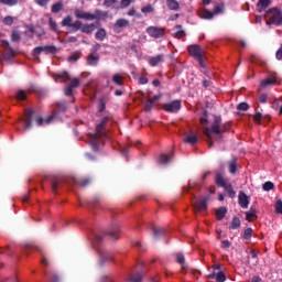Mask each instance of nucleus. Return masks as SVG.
Here are the masks:
<instances>
[{"mask_svg": "<svg viewBox=\"0 0 282 282\" xmlns=\"http://www.w3.org/2000/svg\"><path fill=\"white\" fill-rule=\"evenodd\" d=\"M73 21L74 18H72V15H67L62 20L61 25L62 28H70L72 32H78V30H80L83 34H91L96 28V24L94 23L83 24L80 20H76L75 22Z\"/></svg>", "mask_w": 282, "mask_h": 282, "instance_id": "nucleus-1", "label": "nucleus"}, {"mask_svg": "<svg viewBox=\"0 0 282 282\" xmlns=\"http://www.w3.org/2000/svg\"><path fill=\"white\" fill-rule=\"evenodd\" d=\"M221 122H223L221 116H214V121L210 127V131L215 135H218V138H223V133L230 131V127H231L230 121L225 122L223 127H221Z\"/></svg>", "mask_w": 282, "mask_h": 282, "instance_id": "nucleus-2", "label": "nucleus"}, {"mask_svg": "<svg viewBox=\"0 0 282 282\" xmlns=\"http://www.w3.org/2000/svg\"><path fill=\"white\" fill-rule=\"evenodd\" d=\"M100 243H102V237L98 234H95V239L93 241V246L96 250L99 251L100 263H105L107 261H113V254H111V252L98 248V246H100Z\"/></svg>", "mask_w": 282, "mask_h": 282, "instance_id": "nucleus-3", "label": "nucleus"}, {"mask_svg": "<svg viewBox=\"0 0 282 282\" xmlns=\"http://www.w3.org/2000/svg\"><path fill=\"white\" fill-rule=\"evenodd\" d=\"M265 17H270L269 20L267 21V25H282V11H281V9H278V8L269 9L265 12Z\"/></svg>", "mask_w": 282, "mask_h": 282, "instance_id": "nucleus-4", "label": "nucleus"}, {"mask_svg": "<svg viewBox=\"0 0 282 282\" xmlns=\"http://www.w3.org/2000/svg\"><path fill=\"white\" fill-rule=\"evenodd\" d=\"M162 107L167 113H177V111L182 109V100L175 99L171 102L164 104Z\"/></svg>", "mask_w": 282, "mask_h": 282, "instance_id": "nucleus-5", "label": "nucleus"}, {"mask_svg": "<svg viewBox=\"0 0 282 282\" xmlns=\"http://www.w3.org/2000/svg\"><path fill=\"white\" fill-rule=\"evenodd\" d=\"M147 34L151 36V39H162L164 34H166V29L160 26H149L147 29Z\"/></svg>", "mask_w": 282, "mask_h": 282, "instance_id": "nucleus-6", "label": "nucleus"}, {"mask_svg": "<svg viewBox=\"0 0 282 282\" xmlns=\"http://www.w3.org/2000/svg\"><path fill=\"white\" fill-rule=\"evenodd\" d=\"M105 236L112 241L120 239V226L116 224L111 225L105 232Z\"/></svg>", "mask_w": 282, "mask_h": 282, "instance_id": "nucleus-7", "label": "nucleus"}, {"mask_svg": "<svg viewBox=\"0 0 282 282\" xmlns=\"http://www.w3.org/2000/svg\"><path fill=\"white\" fill-rule=\"evenodd\" d=\"M208 202H210V195H207L199 202L194 203L193 206L197 213H202L204 210H208Z\"/></svg>", "mask_w": 282, "mask_h": 282, "instance_id": "nucleus-8", "label": "nucleus"}, {"mask_svg": "<svg viewBox=\"0 0 282 282\" xmlns=\"http://www.w3.org/2000/svg\"><path fill=\"white\" fill-rule=\"evenodd\" d=\"M109 122V117H104L101 121L96 127V133L94 135L96 138H102L105 135V127Z\"/></svg>", "mask_w": 282, "mask_h": 282, "instance_id": "nucleus-9", "label": "nucleus"}, {"mask_svg": "<svg viewBox=\"0 0 282 282\" xmlns=\"http://www.w3.org/2000/svg\"><path fill=\"white\" fill-rule=\"evenodd\" d=\"M187 52L193 56V58H195V61H199L202 56V46L192 44L187 47Z\"/></svg>", "mask_w": 282, "mask_h": 282, "instance_id": "nucleus-10", "label": "nucleus"}, {"mask_svg": "<svg viewBox=\"0 0 282 282\" xmlns=\"http://www.w3.org/2000/svg\"><path fill=\"white\" fill-rule=\"evenodd\" d=\"M238 204L240 208H248V206H250V196H247L243 192H239Z\"/></svg>", "mask_w": 282, "mask_h": 282, "instance_id": "nucleus-11", "label": "nucleus"}, {"mask_svg": "<svg viewBox=\"0 0 282 282\" xmlns=\"http://www.w3.org/2000/svg\"><path fill=\"white\" fill-rule=\"evenodd\" d=\"M35 111L33 109H26L24 111L25 120H24V129H30L32 127V120L34 118Z\"/></svg>", "mask_w": 282, "mask_h": 282, "instance_id": "nucleus-12", "label": "nucleus"}, {"mask_svg": "<svg viewBox=\"0 0 282 282\" xmlns=\"http://www.w3.org/2000/svg\"><path fill=\"white\" fill-rule=\"evenodd\" d=\"M73 182L74 184H77V186L85 188L86 186H89L93 180L91 177L83 176V177H73Z\"/></svg>", "mask_w": 282, "mask_h": 282, "instance_id": "nucleus-13", "label": "nucleus"}, {"mask_svg": "<svg viewBox=\"0 0 282 282\" xmlns=\"http://www.w3.org/2000/svg\"><path fill=\"white\" fill-rule=\"evenodd\" d=\"M129 25H130L129 20L118 19L113 24V30L115 32L120 33V30H122V28H129Z\"/></svg>", "mask_w": 282, "mask_h": 282, "instance_id": "nucleus-14", "label": "nucleus"}, {"mask_svg": "<svg viewBox=\"0 0 282 282\" xmlns=\"http://www.w3.org/2000/svg\"><path fill=\"white\" fill-rule=\"evenodd\" d=\"M74 14L76 19H84V21H91V13L85 12L80 9H75Z\"/></svg>", "mask_w": 282, "mask_h": 282, "instance_id": "nucleus-15", "label": "nucleus"}, {"mask_svg": "<svg viewBox=\"0 0 282 282\" xmlns=\"http://www.w3.org/2000/svg\"><path fill=\"white\" fill-rule=\"evenodd\" d=\"M1 46L4 47L6 50H8L7 56L9 58H14V56H17V53L14 52V48H12V46H10V42H8V40H2L1 41Z\"/></svg>", "mask_w": 282, "mask_h": 282, "instance_id": "nucleus-16", "label": "nucleus"}, {"mask_svg": "<svg viewBox=\"0 0 282 282\" xmlns=\"http://www.w3.org/2000/svg\"><path fill=\"white\" fill-rule=\"evenodd\" d=\"M215 184L219 188H224L228 183L226 182V178H224V174L216 172L215 174Z\"/></svg>", "mask_w": 282, "mask_h": 282, "instance_id": "nucleus-17", "label": "nucleus"}, {"mask_svg": "<svg viewBox=\"0 0 282 282\" xmlns=\"http://www.w3.org/2000/svg\"><path fill=\"white\" fill-rule=\"evenodd\" d=\"M90 21H100L101 19H107V17H109V14L102 10H95L94 13H91Z\"/></svg>", "mask_w": 282, "mask_h": 282, "instance_id": "nucleus-18", "label": "nucleus"}, {"mask_svg": "<svg viewBox=\"0 0 282 282\" xmlns=\"http://www.w3.org/2000/svg\"><path fill=\"white\" fill-rule=\"evenodd\" d=\"M152 235L154 237V239H162V237H164V235H166V229H164L163 227H152Z\"/></svg>", "mask_w": 282, "mask_h": 282, "instance_id": "nucleus-19", "label": "nucleus"}, {"mask_svg": "<svg viewBox=\"0 0 282 282\" xmlns=\"http://www.w3.org/2000/svg\"><path fill=\"white\" fill-rule=\"evenodd\" d=\"M100 63V56L94 55V53L89 54L87 57V65L90 67H96Z\"/></svg>", "mask_w": 282, "mask_h": 282, "instance_id": "nucleus-20", "label": "nucleus"}, {"mask_svg": "<svg viewBox=\"0 0 282 282\" xmlns=\"http://www.w3.org/2000/svg\"><path fill=\"white\" fill-rule=\"evenodd\" d=\"M197 134H195V132H191L189 134H185L183 142H185L186 144L195 145L197 144Z\"/></svg>", "mask_w": 282, "mask_h": 282, "instance_id": "nucleus-21", "label": "nucleus"}, {"mask_svg": "<svg viewBox=\"0 0 282 282\" xmlns=\"http://www.w3.org/2000/svg\"><path fill=\"white\" fill-rule=\"evenodd\" d=\"M203 133L205 137H207V144L209 149H213L214 142H213V131L208 127H204Z\"/></svg>", "mask_w": 282, "mask_h": 282, "instance_id": "nucleus-22", "label": "nucleus"}, {"mask_svg": "<svg viewBox=\"0 0 282 282\" xmlns=\"http://www.w3.org/2000/svg\"><path fill=\"white\" fill-rule=\"evenodd\" d=\"M271 0H259L257 3L258 12H265L270 7Z\"/></svg>", "mask_w": 282, "mask_h": 282, "instance_id": "nucleus-23", "label": "nucleus"}, {"mask_svg": "<svg viewBox=\"0 0 282 282\" xmlns=\"http://www.w3.org/2000/svg\"><path fill=\"white\" fill-rule=\"evenodd\" d=\"M160 63H164V55H156V56L149 58V64L152 67H158V65H160Z\"/></svg>", "mask_w": 282, "mask_h": 282, "instance_id": "nucleus-24", "label": "nucleus"}, {"mask_svg": "<svg viewBox=\"0 0 282 282\" xmlns=\"http://www.w3.org/2000/svg\"><path fill=\"white\" fill-rule=\"evenodd\" d=\"M207 279H216V282H225L226 281V273L223 271H219L217 273H212L207 275Z\"/></svg>", "mask_w": 282, "mask_h": 282, "instance_id": "nucleus-25", "label": "nucleus"}, {"mask_svg": "<svg viewBox=\"0 0 282 282\" xmlns=\"http://www.w3.org/2000/svg\"><path fill=\"white\" fill-rule=\"evenodd\" d=\"M239 228H241V219H239L237 216H234L229 225V230H237Z\"/></svg>", "mask_w": 282, "mask_h": 282, "instance_id": "nucleus-26", "label": "nucleus"}, {"mask_svg": "<svg viewBox=\"0 0 282 282\" xmlns=\"http://www.w3.org/2000/svg\"><path fill=\"white\" fill-rule=\"evenodd\" d=\"M174 29L178 30L175 33H173L174 39H184V36H186V31L182 30V25L181 24H176L174 26Z\"/></svg>", "mask_w": 282, "mask_h": 282, "instance_id": "nucleus-27", "label": "nucleus"}, {"mask_svg": "<svg viewBox=\"0 0 282 282\" xmlns=\"http://www.w3.org/2000/svg\"><path fill=\"white\" fill-rule=\"evenodd\" d=\"M228 213V209L224 206L219 207L218 209H216V219L218 221H221V219H224V217H226V214Z\"/></svg>", "mask_w": 282, "mask_h": 282, "instance_id": "nucleus-28", "label": "nucleus"}, {"mask_svg": "<svg viewBox=\"0 0 282 282\" xmlns=\"http://www.w3.org/2000/svg\"><path fill=\"white\" fill-rule=\"evenodd\" d=\"M98 142H100V138L96 137V134H93L90 138V147H91V151H94L95 153H97L98 149Z\"/></svg>", "mask_w": 282, "mask_h": 282, "instance_id": "nucleus-29", "label": "nucleus"}, {"mask_svg": "<svg viewBox=\"0 0 282 282\" xmlns=\"http://www.w3.org/2000/svg\"><path fill=\"white\" fill-rule=\"evenodd\" d=\"M224 191L227 193L228 197H230L231 199H235L237 192H235V189L232 188V184L228 183L225 187H223Z\"/></svg>", "mask_w": 282, "mask_h": 282, "instance_id": "nucleus-30", "label": "nucleus"}, {"mask_svg": "<svg viewBox=\"0 0 282 282\" xmlns=\"http://www.w3.org/2000/svg\"><path fill=\"white\" fill-rule=\"evenodd\" d=\"M95 39L97 41H104L105 39H107V30H105L104 28H100L96 34H95Z\"/></svg>", "mask_w": 282, "mask_h": 282, "instance_id": "nucleus-31", "label": "nucleus"}, {"mask_svg": "<svg viewBox=\"0 0 282 282\" xmlns=\"http://www.w3.org/2000/svg\"><path fill=\"white\" fill-rule=\"evenodd\" d=\"M166 6L169 10H173V11L180 10V2H177V0H166Z\"/></svg>", "mask_w": 282, "mask_h": 282, "instance_id": "nucleus-32", "label": "nucleus"}, {"mask_svg": "<svg viewBox=\"0 0 282 282\" xmlns=\"http://www.w3.org/2000/svg\"><path fill=\"white\" fill-rule=\"evenodd\" d=\"M176 263H180L182 270H186V259L183 253H176Z\"/></svg>", "mask_w": 282, "mask_h": 282, "instance_id": "nucleus-33", "label": "nucleus"}, {"mask_svg": "<svg viewBox=\"0 0 282 282\" xmlns=\"http://www.w3.org/2000/svg\"><path fill=\"white\" fill-rule=\"evenodd\" d=\"M229 173L231 175H235V173H237V158H232L229 161Z\"/></svg>", "mask_w": 282, "mask_h": 282, "instance_id": "nucleus-34", "label": "nucleus"}, {"mask_svg": "<svg viewBox=\"0 0 282 282\" xmlns=\"http://www.w3.org/2000/svg\"><path fill=\"white\" fill-rule=\"evenodd\" d=\"M42 52H44V54H56L58 50L54 45H47V46H42Z\"/></svg>", "mask_w": 282, "mask_h": 282, "instance_id": "nucleus-35", "label": "nucleus"}, {"mask_svg": "<svg viewBox=\"0 0 282 282\" xmlns=\"http://www.w3.org/2000/svg\"><path fill=\"white\" fill-rule=\"evenodd\" d=\"M63 182V180L55 177L52 180L51 182V186H52V191L53 193H56V191H58V185H61Z\"/></svg>", "mask_w": 282, "mask_h": 282, "instance_id": "nucleus-36", "label": "nucleus"}, {"mask_svg": "<svg viewBox=\"0 0 282 282\" xmlns=\"http://www.w3.org/2000/svg\"><path fill=\"white\" fill-rule=\"evenodd\" d=\"M123 78L120 74H115L112 76V83H115V85H119L122 86L124 84Z\"/></svg>", "mask_w": 282, "mask_h": 282, "instance_id": "nucleus-37", "label": "nucleus"}, {"mask_svg": "<svg viewBox=\"0 0 282 282\" xmlns=\"http://www.w3.org/2000/svg\"><path fill=\"white\" fill-rule=\"evenodd\" d=\"M254 231L252 230V228H247V229H245V231H243V235H242V237H243V239H245V241H250V239H252V234H253Z\"/></svg>", "mask_w": 282, "mask_h": 282, "instance_id": "nucleus-38", "label": "nucleus"}, {"mask_svg": "<svg viewBox=\"0 0 282 282\" xmlns=\"http://www.w3.org/2000/svg\"><path fill=\"white\" fill-rule=\"evenodd\" d=\"M254 217H257V209L251 207L250 210L246 213V220L252 221V218Z\"/></svg>", "mask_w": 282, "mask_h": 282, "instance_id": "nucleus-39", "label": "nucleus"}, {"mask_svg": "<svg viewBox=\"0 0 282 282\" xmlns=\"http://www.w3.org/2000/svg\"><path fill=\"white\" fill-rule=\"evenodd\" d=\"M61 10H63L62 2L54 3L51 8V12H53V14H58V12H61Z\"/></svg>", "mask_w": 282, "mask_h": 282, "instance_id": "nucleus-40", "label": "nucleus"}, {"mask_svg": "<svg viewBox=\"0 0 282 282\" xmlns=\"http://www.w3.org/2000/svg\"><path fill=\"white\" fill-rule=\"evenodd\" d=\"M79 59H80V52H75L67 58L68 63H76Z\"/></svg>", "mask_w": 282, "mask_h": 282, "instance_id": "nucleus-41", "label": "nucleus"}, {"mask_svg": "<svg viewBox=\"0 0 282 282\" xmlns=\"http://www.w3.org/2000/svg\"><path fill=\"white\" fill-rule=\"evenodd\" d=\"M57 78H61L63 83H67V80H69V73L68 72L59 73L56 75L55 80H57Z\"/></svg>", "mask_w": 282, "mask_h": 282, "instance_id": "nucleus-42", "label": "nucleus"}, {"mask_svg": "<svg viewBox=\"0 0 282 282\" xmlns=\"http://www.w3.org/2000/svg\"><path fill=\"white\" fill-rule=\"evenodd\" d=\"M56 107L58 109V111H62L63 113H65V111H67V101H59L56 104Z\"/></svg>", "mask_w": 282, "mask_h": 282, "instance_id": "nucleus-43", "label": "nucleus"}, {"mask_svg": "<svg viewBox=\"0 0 282 282\" xmlns=\"http://www.w3.org/2000/svg\"><path fill=\"white\" fill-rule=\"evenodd\" d=\"M141 12H142L143 14H151V12H155V9L153 8L152 4H147L145 7H143V8L141 9Z\"/></svg>", "mask_w": 282, "mask_h": 282, "instance_id": "nucleus-44", "label": "nucleus"}, {"mask_svg": "<svg viewBox=\"0 0 282 282\" xmlns=\"http://www.w3.org/2000/svg\"><path fill=\"white\" fill-rule=\"evenodd\" d=\"M11 41L13 43H19V41H21V33H19V31H12Z\"/></svg>", "mask_w": 282, "mask_h": 282, "instance_id": "nucleus-45", "label": "nucleus"}, {"mask_svg": "<svg viewBox=\"0 0 282 282\" xmlns=\"http://www.w3.org/2000/svg\"><path fill=\"white\" fill-rule=\"evenodd\" d=\"M102 202V197H100V195H95L93 200L90 202L91 206H94V208H97V206Z\"/></svg>", "mask_w": 282, "mask_h": 282, "instance_id": "nucleus-46", "label": "nucleus"}, {"mask_svg": "<svg viewBox=\"0 0 282 282\" xmlns=\"http://www.w3.org/2000/svg\"><path fill=\"white\" fill-rule=\"evenodd\" d=\"M276 215H282V200L279 198L274 204Z\"/></svg>", "mask_w": 282, "mask_h": 282, "instance_id": "nucleus-47", "label": "nucleus"}, {"mask_svg": "<svg viewBox=\"0 0 282 282\" xmlns=\"http://www.w3.org/2000/svg\"><path fill=\"white\" fill-rule=\"evenodd\" d=\"M48 25L52 30V32L58 33V24H56V21H54L52 18L48 20Z\"/></svg>", "mask_w": 282, "mask_h": 282, "instance_id": "nucleus-48", "label": "nucleus"}, {"mask_svg": "<svg viewBox=\"0 0 282 282\" xmlns=\"http://www.w3.org/2000/svg\"><path fill=\"white\" fill-rule=\"evenodd\" d=\"M107 109V104L105 102V98H100L98 102V111L99 113H102Z\"/></svg>", "mask_w": 282, "mask_h": 282, "instance_id": "nucleus-49", "label": "nucleus"}, {"mask_svg": "<svg viewBox=\"0 0 282 282\" xmlns=\"http://www.w3.org/2000/svg\"><path fill=\"white\" fill-rule=\"evenodd\" d=\"M15 98L17 100H26L28 95L25 94V90H18Z\"/></svg>", "mask_w": 282, "mask_h": 282, "instance_id": "nucleus-50", "label": "nucleus"}, {"mask_svg": "<svg viewBox=\"0 0 282 282\" xmlns=\"http://www.w3.org/2000/svg\"><path fill=\"white\" fill-rule=\"evenodd\" d=\"M238 111H248V109H250V105H248V102H240L237 106Z\"/></svg>", "mask_w": 282, "mask_h": 282, "instance_id": "nucleus-51", "label": "nucleus"}, {"mask_svg": "<svg viewBox=\"0 0 282 282\" xmlns=\"http://www.w3.org/2000/svg\"><path fill=\"white\" fill-rule=\"evenodd\" d=\"M276 83L273 78H268L261 82V87H268L269 85H274Z\"/></svg>", "mask_w": 282, "mask_h": 282, "instance_id": "nucleus-52", "label": "nucleus"}, {"mask_svg": "<svg viewBox=\"0 0 282 282\" xmlns=\"http://www.w3.org/2000/svg\"><path fill=\"white\" fill-rule=\"evenodd\" d=\"M42 52H43V46H37V47L33 48L32 56H34V58H39V56H41Z\"/></svg>", "mask_w": 282, "mask_h": 282, "instance_id": "nucleus-53", "label": "nucleus"}, {"mask_svg": "<svg viewBox=\"0 0 282 282\" xmlns=\"http://www.w3.org/2000/svg\"><path fill=\"white\" fill-rule=\"evenodd\" d=\"M0 3H2V6H17L19 0H0Z\"/></svg>", "mask_w": 282, "mask_h": 282, "instance_id": "nucleus-54", "label": "nucleus"}, {"mask_svg": "<svg viewBox=\"0 0 282 282\" xmlns=\"http://www.w3.org/2000/svg\"><path fill=\"white\" fill-rule=\"evenodd\" d=\"M263 119V115L259 111H257L254 115H253V120L254 122H257L258 124H261V120Z\"/></svg>", "mask_w": 282, "mask_h": 282, "instance_id": "nucleus-55", "label": "nucleus"}, {"mask_svg": "<svg viewBox=\"0 0 282 282\" xmlns=\"http://www.w3.org/2000/svg\"><path fill=\"white\" fill-rule=\"evenodd\" d=\"M80 85V79L78 78H73L70 80V84L68 85L70 88L76 89Z\"/></svg>", "mask_w": 282, "mask_h": 282, "instance_id": "nucleus-56", "label": "nucleus"}, {"mask_svg": "<svg viewBox=\"0 0 282 282\" xmlns=\"http://www.w3.org/2000/svg\"><path fill=\"white\" fill-rule=\"evenodd\" d=\"M130 282H142V274L137 273L135 275L130 276Z\"/></svg>", "mask_w": 282, "mask_h": 282, "instance_id": "nucleus-57", "label": "nucleus"}, {"mask_svg": "<svg viewBox=\"0 0 282 282\" xmlns=\"http://www.w3.org/2000/svg\"><path fill=\"white\" fill-rule=\"evenodd\" d=\"M262 188H263V191H272V188H274V183H272V182H265V183L262 185Z\"/></svg>", "mask_w": 282, "mask_h": 282, "instance_id": "nucleus-58", "label": "nucleus"}, {"mask_svg": "<svg viewBox=\"0 0 282 282\" xmlns=\"http://www.w3.org/2000/svg\"><path fill=\"white\" fill-rule=\"evenodd\" d=\"M3 23L4 25H12V23H14V19L10 15H7L4 19H3Z\"/></svg>", "mask_w": 282, "mask_h": 282, "instance_id": "nucleus-59", "label": "nucleus"}, {"mask_svg": "<svg viewBox=\"0 0 282 282\" xmlns=\"http://www.w3.org/2000/svg\"><path fill=\"white\" fill-rule=\"evenodd\" d=\"M54 118H56V112H53L51 116L46 117L44 119V123L50 124V122H52V120H54Z\"/></svg>", "mask_w": 282, "mask_h": 282, "instance_id": "nucleus-60", "label": "nucleus"}, {"mask_svg": "<svg viewBox=\"0 0 282 282\" xmlns=\"http://www.w3.org/2000/svg\"><path fill=\"white\" fill-rule=\"evenodd\" d=\"M159 162H160L161 164H167V163H169V155L162 154V155L160 156Z\"/></svg>", "mask_w": 282, "mask_h": 282, "instance_id": "nucleus-61", "label": "nucleus"}, {"mask_svg": "<svg viewBox=\"0 0 282 282\" xmlns=\"http://www.w3.org/2000/svg\"><path fill=\"white\" fill-rule=\"evenodd\" d=\"M153 105H154V102L151 100V99H149L147 102H145V111H151V109H153Z\"/></svg>", "mask_w": 282, "mask_h": 282, "instance_id": "nucleus-62", "label": "nucleus"}, {"mask_svg": "<svg viewBox=\"0 0 282 282\" xmlns=\"http://www.w3.org/2000/svg\"><path fill=\"white\" fill-rule=\"evenodd\" d=\"M48 282H61V278L56 273H52Z\"/></svg>", "mask_w": 282, "mask_h": 282, "instance_id": "nucleus-63", "label": "nucleus"}, {"mask_svg": "<svg viewBox=\"0 0 282 282\" xmlns=\"http://www.w3.org/2000/svg\"><path fill=\"white\" fill-rule=\"evenodd\" d=\"M72 94H74V88H70V86L68 85V86L64 89V95H65V96H72Z\"/></svg>", "mask_w": 282, "mask_h": 282, "instance_id": "nucleus-64", "label": "nucleus"}]
</instances>
